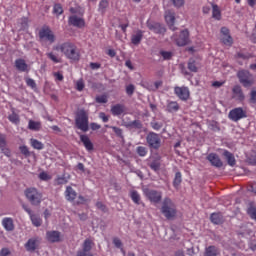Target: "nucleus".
I'll list each match as a JSON object with an SVG mask.
<instances>
[{
    "label": "nucleus",
    "mask_w": 256,
    "mask_h": 256,
    "mask_svg": "<svg viewBox=\"0 0 256 256\" xmlns=\"http://www.w3.org/2000/svg\"><path fill=\"white\" fill-rule=\"evenodd\" d=\"M150 168L153 170V171H159V169H161V164L159 162H152L150 164Z\"/></svg>",
    "instance_id": "58"
},
{
    "label": "nucleus",
    "mask_w": 256,
    "mask_h": 256,
    "mask_svg": "<svg viewBox=\"0 0 256 256\" xmlns=\"http://www.w3.org/2000/svg\"><path fill=\"white\" fill-rule=\"evenodd\" d=\"M181 181H182L181 172H176L175 178L173 181V186L175 187V189L179 188V185H181Z\"/></svg>",
    "instance_id": "43"
},
{
    "label": "nucleus",
    "mask_w": 256,
    "mask_h": 256,
    "mask_svg": "<svg viewBox=\"0 0 256 256\" xmlns=\"http://www.w3.org/2000/svg\"><path fill=\"white\" fill-rule=\"evenodd\" d=\"M210 131H214L215 133L221 131V127H219V123L217 121H212L208 125Z\"/></svg>",
    "instance_id": "41"
},
{
    "label": "nucleus",
    "mask_w": 256,
    "mask_h": 256,
    "mask_svg": "<svg viewBox=\"0 0 256 256\" xmlns=\"http://www.w3.org/2000/svg\"><path fill=\"white\" fill-rule=\"evenodd\" d=\"M160 55L163 57L164 61H169L173 57V52L161 50Z\"/></svg>",
    "instance_id": "45"
},
{
    "label": "nucleus",
    "mask_w": 256,
    "mask_h": 256,
    "mask_svg": "<svg viewBox=\"0 0 256 256\" xmlns=\"http://www.w3.org/2000/svg\"><path fill=\"white\" fill-rule=\"evenodd\" d=\"M174 7H176L177 9H180V7H183V5H185V0H170Z\"/></svg>",
    "instance_id": "53"
},
{
    "label": "nucleus",
    "mask_w": 256,
    "mask_h": 256,
    "mask_svg": "<svg viewBox=\"0 0 256 256\" xmlns=\"http://www.w3.org/2000/svg\"><path fill=\"white\" fill-rule=\"evenodd\" d=\"M110 129H112V131H114L115 135H117V137H123V129L117 127V126H111Z\"/></svg>",
    "instance_id": "52"
},
{
    "label": "nucleus",
    "mask_w": 256,
    "mask_h": 256,
    "mask_svg": "<svg viewBox=\"0 0 256 256\" xmlns=\"http://www.w3.org/2000/svg\"><path fill=\"white\" fill-rule=\"evenodd\" d=\"M228 118L230 121H234V123L241 121V119H247V110L243 109V107L233 108L230 110Z\"/></svg>",
    "instance_id": "7"
},
{
    "label": "nucleus",
    "mask_w": 256,
    "mask_h": 256,
    "mask_svg": "<svg viewBox=\"0 0 256 256\" xmlns=\"http://www.w3.org/2000/svg\"><path fill=\"white\" fill-rule=\"evenodd\" d=\"M237 78L239 79V83L243 85V87H251L253 83H255V79L253 78V74L248 70H240L237 72Z\"/></svg>",
    "instance_id": "6"
},
{
    "label": "nucleus",
    "mask_w": 256,
    "mask_h": 256,
    "mask_svg": "<svg viewBox=\"0 0 256 256\" xmlns=\"http://www.w3.org/2000/svg\"><path fill=\"white\" fill-rule=\"evenodd\" d=\"M150 31H153L154 33H157L158 35H163L165 33V27L159 23H154L148 26Z\"/></svg>",
    "instance_id": "28"
},
{
    "label": "nucleus",
    "mask_w": 256,
    "mask_h": 256,
    "mask_svg": "<svg viewBox=\"0 0 256 256\" xmlns=\"http://www.w3.org/2000/svg\"><path fill=\"white\" fill-rule=\"evenodd\" d=\"M90 69H101V64L100 63H97V62H92L90 63Z\"/></svg>",
    "instance_id": "64"
},
{
    "label": "nucleus",
    "mask_w": 256,
    "mask_h": 256,
    "mask_svg": "<svg viewBox=\"0 0 256 256\" xmlns=\"http://www.w3.org/2000/svg\"><path fill=\"white\" fill-rule=\"evenodd\" d=\"M8 120L14 125H19V123H21V118H19V114L15 113V111L8 116Z\"/></svg>",
    "instance_id": "35"
},
{
    "label": "nucleus",
    "mask_w": 256,
    "mask_h": 256,
    "mask_svg": "<svg viewBox=\"0 0 256 256\" xmlns=\"http://www.w3.org/2000/svg\"><path fill=\"white\" fill-rule=\"evenodd\" d=\"M55 181L58 185H65V183H67V179H65V177H58Z\"/></svg>",
    "instance_id": "60"
},
{
    "label": "nucleus",
    "mask_w": 256,
    "mask_h": 256,
    "mask_svg": "<svg viewBox=\"0 0 256 256\" xmlns=\"http://www.w3.org/2000/svg\"><path fill=\"white\" fill-rule=\"evenodd\" d=\"M69 25L77 27L78 29H83L85 27V19L79 18L77 15H72L68 19Z\"/></svg>",
    "instance_id": "16"
},
{
    "label": "nucleus",
    "mask_w": 256,
    "mask_h": 256,
    "mask_svg": "<svg viewBox=\"0 0 256 256\" xmlns=\"http://www.w3.org/2000/svg\"><path fill=\"white\" fill-rule=\"evenodd\" d=\"M54 51H61L66 59L70 61H79L81 59V52L77 45L71 41L63 42L53 47Z\"/></svg>",
    "instance_id": "1"
},
{
    "label": "nucleus",
    "mask_w": 256,
    "mask_h": 256,
    "mask_svg": "<svg viewBox=\"0 0 256 256\" xmlns=\"http://www.w3.org/2000/svg\"><path fill=\"white\" fill-rule=\"evenodd\" d=\"M75 125L77 129L83 131V133H87L89 131V114L85 112V110H80L75 118Z\"/></svg>",
    "instance_id": "3"
},
{
    "label": "nucleus",
    "mask_w": 256,
    "mask_h": 256,
    "mask_svg": "<svg viewBox=\"0 0 256 256\" xmlns=\"http://www.w3.org/2000/svg\"><path fill=\"white\" fill-rule=\"evenodd\" d=\"M143 30H136L132 35H131V43L132 45H140L141 41H143Z\"/></svg>",
    "instance_id": "22"
},
{
    "label": "nucleus",
    "mask_w": 256,
    "mask_h": 256,
    "mask_svg": "<svg viewBox=\"0 0 256 256\" xmlns=\"http://www.w3.org/2000/svg\"><path fill=\"white\" fill-rule=\"evenodd\" d=\"M210 221L214 225H221L223 223V214L221 213H212L210 216Z\"/></svg>",
    "instance_id": "30"
},
{
    "label": "nucleus",
    "mask_w": 256,
    "mask_h": 256,
    "mask_svg": "<svg viewBox=\"0 0 256 256\" xmlns=\"http://www.w3.org/2000/svg\"><path fill=\"white\" fill-rule=\"evenodd\" d=\"M41 244V240L39 238H30L28 241L25 243L24 247L26 251L29 253H34V251H37L39 249V245Z\"/></svg>",
    "instance_id": "13"
},
{
    "label": "nucleus",
    "mask_w": 256,
    "mask_h": 256,
    "mask_svg": "<svg viewBox=\"0 0 256 256\" xmlns=\"http://www.w3.org/2000/svg\"><path fill=\"white\" fill-rule=\"evenodd\" d=\"M113 243L117 249H121L122 253H125V250L123 249V242H121V239L119 238H113Z\"/></svg>",
    "instance_id": "48"
},
{
    "label": "nucleus",
    "mask_w": 256,
    "mask_h": 256,
    "mask_svg": "<svg viewBox=\"0 0 256 256\" xmlns=\"http://www.w3.org/2000/svg\"><path fill=\"white\" fill-rule=\"evenodd\" d=\"M20 152L22 153V155H25L26 157H29V148H27V146H20L19 147Z\"/></svg>",
    "instance_id": "57"
},
{
    "label": "nucleus",
    "mask_w": 256,
    "mask_h": 256,
    "mask_svg": "<svg viewBox=\"0 0 256 256\" xmlns=\"http://www.w3.org/2000/svg\"><path fill=\"white\" fill-rule=\"evenodd\" d=\"M172 41H174L178 47H185V45H189V30H182L178 36H172Z\"/></svg>",
    "instance_id": "8"
},
{
    "label": "nucleus",
    "mask_w": 256,
    "mask_h": 256,
    "mask_svg": "<svg viewBox=\"0 0 256 256\" xmlns=\"http://www.w3.org/2000/svg\"><path fill=\"white\" fill-rule=\"evenodd\" d=\"M136 153L139 157H145L147 155V148L145 146H138L136 148Z\"/></svg>",
    "instance_id": "46"
},
{
    "label": "nucleus",
    "mask_w": 256,
    "mask_h": 256,
    "mask_svg": "<svg viewBox=\"0 0 256 256\" xmlns=\"http://www.w3.org/2000/svg\"><path fill=\"white\" fill-rule=\"evenodd\" d=\"M232 99H235V101H239L240 103L245 101V94L243 93L241 86L235 85L232 88Z\"/></svg>",
    "instance_id": "15"
},
{
    "label": "nucleus",
    "mask_w": 256,
    "mask_h": 256,
    "mask_svg": "<svg viewBox=\"0 0 256 256\" xmlns=\"http://www.w3.org/2000/svg\"><path fill=\"white\" fill-rule=\"evenodd\" d=\"M181 109V106L177 101H168L166 104L167 113H177Z\"/></svg>",
    "instance_id": "24"
},
{
    "label": "nucleus",
    "mask_w": 256,
    "mask_h": 256,
    "mask_svg": "<svg viewBox=\"0 0 256 256\" xmlns=\"http://www.w3.org/2000/svg\"><path fill=\"white\" fill-rule=\"evenodd\" d=\"M145 196L151 203H161V200L163 199V193L153 189H147L145 191Z\"/></svg>",
    "instance_id": "11"
},
{
    "label": "nucleus",
    "mask_w": 256,
    "mask_h": 256,
    "mask_svg": "<svg viewBox=\"0 0 256 256\" xmlns=\"http://www.w3.org/2000/svg\"><path fill=\"white\" fill-rule=\"evenodd\" d=\"M111 113L114 117H119L125 113V106L123 104H116L111 107Z\"/></svg>",
    "instance_id": "25"
},
{
    "label": "nucleus",
    "mask_w": 256,
    "mask_h": 256,
    "mask_svg": "<svg viewBox=\"0 0 256 256\" xmlns=\"http://www.w3.org/2000/svg\"><path fill=\"white\" fill-rule=\"evenodd\" d=\"M250 103L256 104V90L250 92Z\"/></svg>",
    "instance_id": "59"
},
{
    "label": "nucleus",
    "mask_w": 256,
    "mask_h": 256,
    "mask_svg": "<svg viewBox=\"0 0 256 256\" xmlns=\"http://www.w3.org/2000/svg\"><path fill=\"white\" fill-rule=\"evenodd\" d=\"M2 226L5 231H15V224L13 223V218L5 217L2 219Z\"/></svg>",
    "instance_id": "23"
},
{
    "label": "nucleus",
    "mask_w": 256,
    "mask_h": 256,
    "mask_svg": "<svg viewBox=\"0 0 256 256\" xmlns=\"http://www.w3.org/2000/svg\"><path fill=\"white\" fill-rule=\"evenodd\" d=\"M46 238L50 243H59V241H61V232L55 230L48 231L46 233Z\"/></svg>",
    "instance_id": "20"
},
{
    "label": "nucleus",
    "mask_w": 256,
    "mask_h": 256,
    "mask_svg": "<svg viewBox=\"0 0 256 256\" xmlns=\"http://www.w3.org/2000/svg\"><path fill=\"white\" fill-rule=\"evenodd\" d=\"M39 179L41 181H49L51 179V176H49V174H47V172H41L39 174Z\"/></svg>",
    "instance_id": "54"
},
{
    "label": "nucleus",
    "mask_w": 256,
    "mask_h": 256,
    "mask_svg": "<svg viewBox=\"0 0 256 256\" xmlns=\"http://www.w3.org/2000/svg\"><path fill=\"white\" fill-rule=\"evenodd\" d=\"M0 151L6 157H11V150L7 147V136L0 133Z\"/></svg>",
    "instance_id": "17"
},
{
    "label": "nucleus",
    "mask_w": 256,
    "mask_h": 256,
    "mask_svg": "<svg viewBox=\"0 0 256 256\" xmlns=\"http://www.w3.org/2000/svg\"><path fill=\"white\" fill-rule=\"evenodd\" d=\"M11 255V251L8 250V248H2L0 250V256H8Z\"/></svg>",
    "instance_id": "62"
},
{
    "label": "nucleus",
    "mask_w": 256,
    "mask_h": 256,
    "mask_svg": "<svg viewBox=\"0 0 256 256\" xmlns=\"http://www.w3.org/2000/svg\"><path fill=\"white\" fill-rule=\"evenodd\" d=\"M247 213L251 217V219H254V221H256V207L253 206V204H250L247 209Z\"/></svg>",
    "instance_id": "44"
},
{
    "label": "nucleus",
    "mask_w": 256,
    "mask_h": 256,
    "mask_svg": "<svg viewBox=\"0 0 256 256\" xmlns=\"http://www.w3.org/2000/svg\"><path fill=\"white\" fill-rule=\"evenodd\" d=\"M38 37L40 41H47L50 45L56 41L55 33L47 25L42 26L38 32Z\"/></svg>",
    "instance_id": "5"
},
{
    "label": "nucleus",
    "mask_w": 256,
    "mask_h": 256,
    "mask_svg": "<svg viewBox=\"0 0 256 256\" xmlns=\"http://www.w3.org/2000/svg\"><path fill=\"white\" fill-rule=\"evenodd\" d=\"M223 157H225L230 167H235V165L237 164V161L235 160V155H233V153L229 152L228 150H225L223 152Z\"/></svg>",
    "instance_id": "27"
},
{
    "label": "nucleus",
    "mask_w": 256,
    "mask_h": 256,
    "mask_svg": "<svg viewBox=\"0 0 256 256\" xmlns=\"http://www.w3.org/2000/svg\"><path fill=\"white\" fill-rule=\"evenodd\" d=\"M95 101L96 103H107V101H109V97L107 94H102L100 96H96Z\"/></svg>",
    "instance_id": "47"
},
{
    "label": "nucleus",
    "mask_w": 256,
    "mask_h": 256,
    "mask_svg": "<svg viewBox=\"0 0 256 256\" xmlns=\"http://www.w3.org/2000/svg\"><path fill=\"white\" fill-rule=\"evenodd\" d=\"M146 141L151 149H159L161 147V137L155 132H150L146 137Z\"/></svg>",
    "instance_id": "10"
},
{
    "label": "nucleus",
    "mask_w": 256,
    "mask_h": 256,
    "mask_svg": "<svg viewBox=\"0 0 256 256\" xmlns=\"http://www.w3.org/2000/svg\"><path fill=\"white\" fill-rule=\"evenodd\" d=\"M221 41L224 45H227V47H231L233 45V37H231V32L229 31V28L222 27L221 28Z\"/></svg>",
    "instance_id": "14"
},
{
    "label": "nucleus",
    "mask_w": 256,
    "mask_h": 256,
    "mask_svg": "<svg viewBox=\"0 0 256 256\" xmlns=\"http://www.w3.org/2000/svg\"><path fill=\"white\" fill-rule=\"evenodd\" d=\"M28 129H30V131H40L41 122L30 120L28 123Z\"/></svg>",
    "instance_id": "36"
},
{
    "label": "nucleus",
    "mask_w": 256,
    "mask_h": 256,
    "mask_svg": "<svg viewBox=\"0 0 256 256\" xmlns=\"http://www.w3.org/2000/svg\"><path fill=\"white\" fill-rule=\"evenodd\" d=\"M96 207L103 213H107V206H105V204H103V202H97Z\"/></svg>",
    "instance_id": "56"
},
{
    "label": "nucleus",
    "mask_w": 256,
    "mask_h": 256,
    "mask_svg": "<svg viewBox=\"0 0 256 256\" xmlns=\"http://www.w3.org/2000/svg\"><path fill=\"white\" fill-rule=\"evenodd\" d=\"M188 69L192 73H197L199 71V66H197V62L195 61V59H193V58L189 59V61H188Z\"/></svg>",
    "instance_id": "34"
},
{
    "label": "nucleus",
    "mask_w": 256,
    "mask_h": 256,
    "mask_svg": "<svg viewBox=\"0 0 256 256\" xmlns=\"http://www.w3.org/2000/svg\"><path fill=\"white\" fill-rule=\"evenodd\" d=\"M100 119H102L103 123H107L109 121V116L104 112H100L99 114Z\"/></svg>",
    "instance_id": "61"
},
{
    "label": "nucleus",
    "mask_w": 256,
    "mask_h": 256,
    "mask_svg": "<svg viewBox=\"0 0 256 256\" xmlns=\"http://www.w3.org/2000/svg\"><path fill=\"white\" fill-rule=\"evenodd\" d=\"M25 196L31 205H41V201H43V194L37 188L26 189Z\"/></svg>",
    "instance_id": "4"
},
{
    "label": "nucleus",
    "mask_w": 256,
    "mask_h": 256,
    "mask_svg": "<svg viewBox=\"0 0 256 256\" xmlns=\"http://www.w3.org/2000/svg\"><path fill=\"white\" fill-rule=\"evenodd\" d=\"M93 240L87 238L82 244V250H79L76 256H93L91 249H93Z\"/></svg>",
    "instance_id": "12"
},
{
    "label": "nucleus",
    "mask_w": 256,
    "mask_h": 256,
    "mask_svg": "<svg viewBox=\"0 0 256 256\" xmlns=\"http://www.w3.org/2000/svg\"><path fill=\"white\" fill-rule=\"evenodd\" d=\"M219 255V248L217 246H208L205 248L204 256H217Z\"/></svg>",
    "instance_id": "31"
},
{
    "label": "nucleus",
    "mask_w": 256,
    "mask_h": 256,
    "mask_svg": "<svg viewBox=\"0 0 256 256\" xmlns=\"http://www.w3.org/2000/svg\"><path fill=\"white\" fill-rule=\"evenodd\" d=\"M161 213L168 221H173L177 217V206L169 197H165L162 201Z\"/></svg>",
    "instance_id": "2"
},
{
    "label": "nucleus",
    "mask_w": 256,
    "mask_h": 256,
    "mask_svg": "<svg viewBox=\"0 0 256 256\" xmlns=\"http://www.w3.org/2000/svg\"><path fill=\"white\" fill-rule=\"evenodd\" d=\"M126 93L127 95L131 96L133 95V93H135V86L133 84H129L127 87H126Z\"/></svg>",
    "instance_id": "55"
},
{
    "label": "nucleus",
    "mask_w": 256,
    "mask_h": 256,
    "mask_svg": "<svg viewBox=\"0 0 256 256\" xmlns=\"http://www.w3.org/2000/svg\"><path fill=\"white\" fill-rule=\"evenodd\" d=\"M53 12L56 13V15H63V6H61V4H55Z\"/></svg>",
    "instance_id": "51"
},
{
    "label": "nucleus",
    "mask_w": 256,
    "mask_h": 256,
    "mask_svg": "<svg viewBox=\"0 0 256 256\" xmlns=\"http://www.w3.org/2000/svg\"><path fill=\"white\" fill-rule=\"evenodd\" d=\"M15 67L18 71H21L22 73H25L28 69V65L23 59H16L15 60Z\"/></svg>",
    "instance_id": "29"
},
{
    "label": "nucleus",
    "mask_w": 256,
    "mask_h": 256,
    "mask_svg": "<svg viewBox=\"0 0 256 256\" xmlns=\"http://www.w3.org/2000/svg\"><path fill=\"white\" fill-rule=\"evenodd\" d=\"M174 95H176L180 101H189V97H191V91L187 86H175Z\"/></svg>",
    "instance_id": "9"
},
{
    "label": "nucleus",
    "mask_w": 256,
    "mask_h": 256,
    "mask_svg": "<svg viewBox=\"0 0 256 256\" xmlns=\"http://www.w3.org/2000/svg\"><path fill=\"white\" fill-rule=\"evenodd\" d=\"M126 127H129L130 129H143V123H141L140 120H134L128 122Z\"/></svg>",
    "instance_id": "37"
},
{
    "label": "nucleus",
    "mask_w": 256,
    "mask_h": 256,
    "mask_svg": "<svg viewBox=\"0 0 256 256\" xmlns=\"http://www.w3.org/2000/svg\"><path fill=\"white\" fill-rule=\"evenodd\" d=\"M207 160L211 163L212 167H216L217 169H221V167H223V161H221L219 155L215 153L208 154Z\"/></svg>",
    "instance_id": "18"
},
{
    "label": "nucleus",
    "mask_w": 256,
    "mask_h": 256,
    "mask_svg": "<svg viewBox=\"0 0 256 256\" xmlns=\"http://www.w3.org/2000/svg\"><path fill=\"white\" fill-rule=\"evenodd\" d=\"M76 91H83L85 89V81L83 79H79L76 81Z\"/></svg>",
    "instance_id": "49"
},
{
    "label": "nucleus",
    "mask_w": 256,
    "mask_h": 256,
    "mask_svg": "<svg viewBox=\"0 0 256 256\" xmlns=\"http://www.w3.org/2000/svg\"><path fill=\"white\" fill-rule=\"evenodd\" d=\"M26 85L31 89H37V83L33 78H26Z\"/></svg>",
    "instance_id": "50"
},
{
    "label": "nucleus",
    "mask_w": 256,
    "mask_h": 256,
    "mask_svg": "<svg viewBox=\"0 0 256 256\" xmlns=\"http://www.w3.org/2000/svg\"><path fill=\"white\" fill-rule=\"evenodd\" d=\"M212 17L216 21H221V8L217 4H212Z\"/></svg>",
    "instance_id": "32"
},
{
    "label": "nucleus",
    "mask_w": 256,
    "mask_h": 256,
    "mask_svg": "<svg viewBox=\"0 0 256 256\" xmlns=\"http://www.w3.org/2000/svg\"><path fill=\"white\" fill-rule=\"evenodd\" d=\"M165 21L170 27L171 31H175V12L167 10L165 12Z\"/></svg>",
    "instance_id": "19"
},
{
    "label": "nucleus",
    "mask_w": 256,
    "mask_h": 256,
    "mask_svg": "<svg viewBox=\"0 0 256 256\" xmlns=\"http://www.w3.org/2000/svg\"><path fill=\"white\" fill-rule=\"evenodd\" d=\"M107 7H109V1L108 0H101L99 2L98 11H100V13H104L105 10L107 9Z\"/></svg>",
    "instance_id": "42"
},
{
    "label": "nucleus",
    "mask_w": 256,
    "mask_h": 256,
    "mask_svg": "<svg viewBox=\"0 0 256 256\" xmlns=\"http://www.w3.org/2000/svg\"><path fill=\"white\" fill-rule=\"evenodd\" d=\"M65 195V199L67 201H69L70 203H73V201L75 199H77V192L75 191V189H73V187L71 186H67L66 190L64 192Z\"/></svg>",
    "instance_id": "21"
},
{
    "label": "nucleus",
    "mask_w": 256,
    "mask_h": 256,
    "mask_svg": "<svg viewBox=\"0 0 256 256\" xmlns=\"http://www.w3.org/2000/svg\"><path fill=\"white\" fill-rule=\"evenodd\" d=\"M248 191H251L252 193H256V182L249 184Z\"/></svg>",
    "instance_id": "63"
},
{
    "label": "nucleus",
    "mask_w": 256,
    "mask_h": 256,
    "mask_svg": "<svg viewBox=\"0 0 256 256\" xmlns=\"http://www.w3.org/2000/svg\"><path fill=\"white\" fill-rule=\"evenodd\" d=\"M80 141L83 143L87 151H93V142L89 139V136L82 134L80 135Z\"/></svg>",
    "instance_id": "26"
},
{
    "label": "nucleus",
    "mask_w": 256,
    "mask_h": 256,
    "mask_svg": "<svg viewBox=\"0 0 256 256\" xmlns=\"http://www.w3.org/2000/svg\"><path fill=\"white\" fill-rule=\"evenodd\" d=\"M30 219H31L32 224L34 225V227H41V225L43 223V220H41V217H39L35 214H32L30 216Z\"/></svg>",
    "instance_id": "39"
},
{
    "label": "nucleus",
    "mask_w": 256,
    "mask_h": 256,
    "mask_svg": "<svg viewBox=\"0 0 256 256\" xmlns=\"http://www.w3.org/2000/svg\"><path fill=\"white\" fill-rule=\"evenodd\" d=\"M30 144H31V147H33V149H37L38 151H41L42 149L45 148V145L41 141L35 138L30 139Z\"/></svg>",
    "instance_id": "33"
},
{
    "label": "nucleus",
    "mask_w": 256,
    "mask_h": 256,
    "mask_svg": "<svg viewBox=\"0 0 256 256\" xmlns=\"http://www.w3.org/2000/svg\"><path fill=\"white\" fill-rule=\"evenodd\" d=\"M130 197L133 203H135L136 205H141V195H139V192H137L136 190H133L130 193Z\"/></svg>",
    "instance_id": "38"
},
{
    "label": "nucleus",
    "mask_w": 256,
    "mask_h": 256,
    "mask_svg": "<svg viewBox=\"0 0 256 256\" xmlns=\"http://www.w3.org/2000/svg\"><path fill=\"white\" fill-rule=\"evenodd\" d=\"M46 56L50 61H53L54 63H61V57H59V54H55L54 52H48L46 53Z\"/></svg>",
    "instance_id": "40"
}]
</instances>
